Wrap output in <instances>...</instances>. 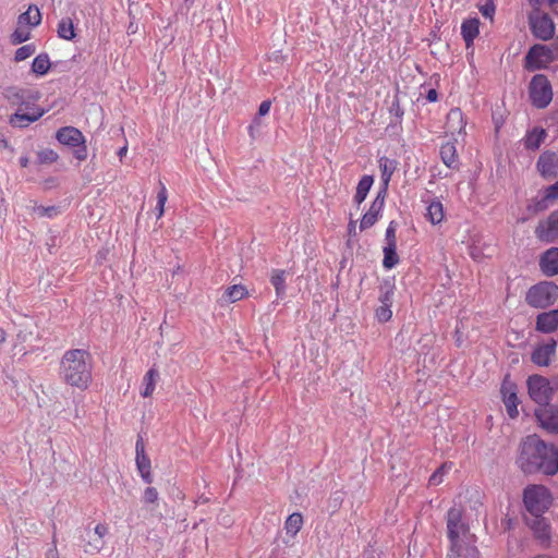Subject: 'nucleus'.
<instances>
[{
	"label": "nucleus",
	"instance_id": "obj_1",
	"mask_svg": "<svg viewBox=\"0 0 558 558\" xmlns=\"http://www.w3.org/2000/svg\"><path fill=\"white\" fill-rule=\"evenodd\" d=\"M517 462L526 474L542 473L553 476L558 473V448L546 444L536 435H530L520 445Z\"/></svg>",
	"mask_w": 558,
	"mask_h": 558
},
{
	"label": "nucleus",
	"instance_id": "obj_2",
	"mask_svg": "<svg viewBox=\"0 0 558 558\" xmlns=\"http://www.w3.org/2000/svg\"><path fill=\"white\" fill-rule=\"evenodd\" d=\"M62 381L78 390H87L93 383V357L84 349L65 351L60 361Z\"/></svg>",
	"mask_w": 558,
	"mask_h": 558
},
{
	"label": "nucleus",
	"instance_id": "obj_3",
	"mask_svg": "<svg viewBox=\"0 0 558 558\" xmlns=\"http://www.w3.org/2000/svg\"><path fill=\"white\" fill-rule=\"evenodd\" d=\"M523 504L530 515L544 514L551 507L553 496L544 485H529L523 490Z\"/></svg>",
	"mask_w": 558,
	"mask_h": 558
},
{
	"label": "nucleus",
	"instance_id": "obj_4",
	"mask_svg": "<svg viewBox=\"0 0 558 558\" xmlns=\"http://www.w3.org/2000/svg\"><path fill=\"white\" fill-rule=\"evenodd\" d=\"M558 59V38L550 45L536 44L530 48L524 58V68L529 71L545 69Z\"/></svg>",
	"mask_w": 558,
	"mask_h": 558
},
{
	"label": "nucleus",
	"instance_id": "obj_5",
	"mask_svg": "<svg viewBox=\"0 0 558 558\" xmlns=\"http://www.w3.org/2000/svg\"><path fill=\"white\" fill-rule=\"evenodd\" d=\"M558 299V286L554 282H539L532 286L525 296L526 303L535 308H546Z\"/></svg>",
	"mask_w": 558,
	"mask_h": 558
},
{
	"label": "nucleus",
	"instance_id": "obj_6",
	"mask_svg": "<svg viewBox=\"0 0 558 558\" xmlns=\"http://www.w3.org/2000/svg\"><path fill=\"white\" fill-rule=\"evenodd\" d=\"M529 96L532 105L538 109H544L551 102V84L544 74H536L532 77L529 85Z\"/></svg>",
	"mask_w": 558,
	"mask_h": 558
},
{
	"label": "nucleus",
	"instance_id": "obj_7",
	"mask_svg": "<svg viewBox=\"0 0 558 558\" xmlns=\"http://www.w3.org/2000/svg\"><path fill=\"white\" fill-rule=\"evenodd\" d=\"M532 35L543 41L551 39L555 35V23L548 13L532 10L527 16Z\"/></svg>",
	"mask_w": 558,
	"mask_h": 558
},
{
	"label": "nucleus",
	"instance_id": "obj_8",
	"mask_svg": "<svg viewBox=\"0 0 558 558\" xmlns=\"http://www.w3.org/2000/svg\"><path fill=\"white\" fill-rule=\"evenodd\" d=\"M525 523L532 531L534 539L544 548L551 545L553 531L548 519L543 514L525 518Z\"/></svg>",
	"mask_w": 558,
	"mask_h": 558
},
{
	"label": "nucleus",
	"instance_id": "obj_9",
	"mask_svg": "<svg viewBox=\"0 0 558 558\" xmlns=\"http://www.w3.org/2000/svg\"><path fill=\"white\" fill-rule=\"evenodd\" d=\"M527 390L531 399L539 407L549 403L553 396V388L549 380L541 375H532L527 379Z\"/></svg>",
	"mask_w": 558,
	"mask_h": 558
},
{
	"label": "nucleus",
	"instance_id": "obj_10",
	"mask_svg": "<svg viewBox=\"0 0 558 558\" xmlns=\"http://www.w3.org/2000/svg\"><path fill=\"white\" fill-rule=\"evenodd\" d=\"M536 239L542 243H554L558 239V209L539 220L534 230Z\"/></svg>",
	"mask_w": 558,
	"mask_h": 558
},
{
	"label": "nucleus",
	"instance_id": "obj_11",
	"mask_svg": "<svg viewBox=\"0 0 558 558\" xmlns=\"http://www.w3.org/2000/svg\"><path fill=\"white\" fill-rule=\"evenodd\" d=\"M466 120L460 108H452L447 113L445 122V133L457 140L459 136H465Z\"/></svg>",
	"mask_w": 558,
	"mask_h": 558
},
{
	"label": "nucleus",
	"instance_id": "obj_12",
	"mask_svg": "<svg viewBox=\"0 0 558 558\" xmlns=\"http://www.w3.org/2000/svg\"><path fill=\"white\" fill-rule=\"evenodd\" d=\"M536 170L544 180H554L558 177V154L551 150L543 151L537 161Z\"/></svg>",
	"mask_w": 558,
	"mask_h": 558
},
{
	"label": "nucleus",
	"instance_id": "obj_13",
	"mask_svg": "<svg viewBox=\"0 0 558 558\" xmlns=\"http://www.w3.org/2000/svg\"><path fill=\"white\" fill-rule=\"evenodd\" d=\"M535 416L544 429L558 433V408L545 404L535 410Z\"/></svg>",
	"mask_w": 558,
	"mask_h": 558
},
{
	"label": "nucleus",
	"instance_id": "obj_14",
	"mask_svg": "<svg viewBox=\"0 0 558 558\" xmlns=\"http://www.w3.org/2000/svg\"><path fill=\"white\" fill-rule=\"evenodd\" d=\"M500 392H501L502 401L505 403L508 415L511 418H515L519 414V411H518L519 399L517 396V386L512 381L505 378L501 384Z\"/></svg>",
	"mask_w": 558,
	"mask_h": 558
},
{
	"label": "nucleus",
	"instance_id": "obj_15",
	"mask_svg": "<svg viewBox=\"0 0 558 558\" xmlns=\"http://www.w3.org/2000/svg\"><path fill=\"white\" fill-rule=\"evenodd\" d=\"M135 452H136V468L143 478V481L147 484L153 482L151 475V464L150 459L145 452V444L142 437L136 440L135 444Z\"/></svg>",
	"mask_w": 558,
	"mask_h": 558
},
{
	"label": "nucleus",
	"instance_id": "obj_16",
	"mask_svg": "<svg viewBox=\"0 0 558 558\" xmlns=\"http://www.w3.org/2000/svg\"><path fill=\"white\" fill-rule=\"evenodd\" d=\"M557 341L550 339L548 342L537 345L531 354L532 362L537 366H548L556 353Z\"/></svg>",
	"mask_w": 558,
	"mask_h": 558
},
{
	"label": "nucleus",
	"instance_id": "obj_17",
	"mask_svg": "<svg viewBox=\"0 0 558 558\" xmlns=\"http://www.w3.org/2000/svg\"><path fill=\"white\" fill-rule=\"evenodd\" d=\"M462 512L459 508L452 507L447 512V531L448 537L451 542V550L453 551L457 546L460 531H461Z\"/></svg>",
	"mask_w": 558,
	"mask_h": 558
},
{
	"label": "nucleus",
	"instance_id": "obj_18",
	"mask_svg": "<svg viewBox=\"0 0 558 558\" xmlns=\"http://www.w3.org/2000/svg\"><path fill=\"white\" fill-rule=\"evenodd\" d=\"M385 203V195L378 193L369 209L363 215L360 222V230H366L373 227L379 219Z\"/></svg>",
	"mask_w": 558,
	"mask_h": 558
},
{
	"label": "nucleus",
	"instance_id": "obj_19",
	"mask_svg": "<svg viewBox=\"0 0 558 558\" xmlns=\"http://www.w3.org/2000/svg\"><path fill=\"white\" fill-rule=\"evenodd\" d=\"M535 329L542 333L558 330V308L539 313L535 319Z\"/></svg>",
	"mask_w": 558,
	"mask_h": 558
},
{
	"label": "nucleus",
	"instance_id": "obj_20",
	"mask_svg": "<svg viewBox=\"0 0 558 558\" xmlns=\"http://www.w3.org/2000/svg\"><path fill=\"white\" fill-rule=\"evenodd\" d=\"M56 138L65 146L75 148L86 142L83 133L74 126H63L57 131Z\"/></svg>",
	"mask_w": 558,
	"mask_h": 558
},
{
	"label": "nucleus",
	"instance_id": "obj_21",
	"mask_svg": "<svg viewBox=\"0 0 558 558\" xmlns=\"http://www.w3.org/2000/svg\"><path fill=\"white\" fill-rule=\"evenodd\" d=\"M539 268L547 277L558 275V247L553 246L541 255Z\"/></svg>",
	"mask_w": 558,
	"mask_h": 558
},
{
	"label": "nucleus",
	"instance_id": "obj_22",
	"mask_svg": "<svg viewBox=\"0 0 558 558\" xmlns=\"http://www.w3.org/2000/svg\"><path fill=\"white\" fill-rule=\"evenodd\" d=\"M558 199V181L554 184L547 186L544 190V195L541 199H534L533 204L529 205V210L534 214L544 211L548 208V206Z\"/></svg>",
	"mask_w": 558,
	"mask_h": 558
},
{
	"label": "nucleus",
	"instance_id": "obj_23",
	"mask_svg": "<svg viewBox=\"0 0 558 558\" xmlns=\"http://www.w3.org/2000/svg\"><path fill=\"white\" fill-rule=\"evenodd\" d=\"M480 20L477 17L466 19L461 24V35L466 48H470L480 34Z\"/></svg>",
	"mask_w": 558,
	"mask_h": 558
},
{
	"label": "nucleus",
	"instance_id": "obj_24",
	"mask_svg": "<svg viewBox=\"0 0 558 558\" xmlns=\"http://www.w3.org/2000/svg\"><path fill=\"white\" fill-rule=\"evenodd\" d=\"M546 137V130L543 128L535 126L526 132L523 138L524 147L529 150H537Z\"/></svg>",
	"mask_w": 558,
	"mask_h": 558
},
{
	"label": "nucleus",
	"instance_id": "obj_25",
	"mask_svg": "<svg viewBox=\"0 0 558 558\" xmlns=\"http://www.w3.org/2000/svg\"><path fill=\"white\" fill-rule=\"evenodd\" d=\"M380 178L384 185L381 195L386 194L387 186L391 180V177L396 170V161L388 157H380L379 160Z\"/></svg>",
	"mask_w": 558,
	"mask_h": 558
},
{
	"label": "nucleus",
	"instance_id": "obj_26",
	"mask_svg": "<svg viewBox=\"0 0 558 558\" xmlns=\"http://www.w3.org/2000/svg\"><path fill=\"white\" fill-rule=\"evenodd\" d=\"M40 22L41 14L36 5H29L28 9L17 17V24L28 28L36 27Z\"/></svg>",
	"mask_w": 558,
	"mask_h": 558
},
{
	"label": "nucleus",
	"instance_id": "obj_27",
	"mask_svg": "<svg viewBox=\"0 0 558 558\" xmlns=\"http://www.w3.org/2000/svg\"><path fill=\"white\" fill-rule=\"evenodd\" d=\"M440 158L448 168H456L458 165V154L454 143L447 142L440 147Z\"/></svg>",
	"mask_w": 558,
	"mask_h": 558
},
{
	"label": "nucleus",
	"instance_id": "obj_28",
	"mask_svg": "<svg viewBox=\"0 0 558 558\" xmlns=\"http://www.w3.org/2000/svg\"><path fill=\"white\" fill-rule=\"evenodd\" d=\"M304 524L303 515L300 512H293L284 522V531L287 536L294 538Z\"/></svg>",
	"mask_w": 558,
	"mask_h": 558
},
{
	"label": "nucleus",
	"instance_id": "obj_29",
	"mask_svg": "<svg viewBox=\"0 0 558 558\" xmlns=\"http://www.w3.org/2000/svg\"><path fill=\"white\" fill-rule=\"evenodd\" d=\"M158 376L159 373L155 367H151L147 371L143 378L144 388L141 391L143 398H148L154 393Z\"/></svg>",
	"mask_w": 558,
	"mask_h": 558
},
{
	"label": "nucleus",
	"instance_id": "obj_30",
	"mask_svg": "<svg viewBox=\"0 0 558 558\" xmlns=\"http://www.w3.org/2000/svg\"><path fill=\"white\" fill-rule=\"evenodd\" d=\"M374 179L372 175H363L356 186V192L354 195V202L360 205L364 202L373 185Z\"/></svg>",
	"mask_w": 558,
	"mask_h": 558
},
{
	"label": "nucleus",
	"instance_id": "obj_31",
	"mask_svg": "<svg viewBox=\"0 0 558 558\" xmlns=\"http://www.w3.org/2000/svg\"><path fill=\"white\" fill-rule=\"evenodd\" d=\"M426 217L433 225H438L444 220L445 213L440 201L434 199L430 202L427 206Z\"/></svg>",
	"mask_w": 558,
	"mask_h": 558
},
{
	"label": "nucleus",
	"instance_id": "obj_32",
	"mask_svg": "<svg viewBox=\"0 0 558 558\" xmlns=\"http://www.w3.org/2000/svg\"><path fill=\"white\" fill-rule=\"evenodd\" d=\"M43 113H44L43 111L34 112L32 114L16 112L11 117L10 123H11V125L16 126V128H25L28 124H31L32 122H35L36 120H38L43 116Z\"/></svg>",
	"mask_w": 558,
	"mask_h": 558
},
{
	"label": "nucleus",
	"instance_id": "obj_33",
	"mask_svg": "<svg viewBox=\"0 0 558 558\" xmlns=\"http://www.w3.org/2000/svg\"><path fill=\"white\" fill-rule=\"evenodd\" d=\"M287 271L283 269H274L270 276V282L276 290L277 296L281 298L286 293Z\"/></svg>",
	"mask_w": 558,
	"mask_h": 558
},
{
	"label": "nucleus",
	"instance_id": "obj_34",
	"mask_svg": "<svg viewBox=\"0 0 558 558\" xmlns=\"http://www.w3.org/2000/svg\"><path fill=\"white\" fill-rule=\"evenodd\" d=\"M383 252H384L383 267L385 269H392L393 267H396L399 264L400 258L397 254V245L385 244V246L383 247Z\"/></svg>",
	"mask_w": 558,
	"mask_h": 558
},
{
	"label": "nucleus",
	"instance_id": "obj_35",
	"mask_svg": "<svg viewBox=\"0 0 558 558\" xmlns=\"http://www.w3.org/2000/svg\"><path fill=\"white\" fill-rule=\"evenodd\" d=\"M248 295V291L243 284H233L226 289L223 296L230 303H234L245 299Z\"/></svg>",
	"mask_w": 558,
	"mask_h": 558
},
{
	"label": "nucleus",
	"instance_id": "obj_36",
	"mask_svg": "<svg viewBox=\"0 0 558 558\" xmlns=\"http://www.w3.org/2000/svg\"><path fill=\"white\" fill-rule=\"evenodd\" d=\"M51 62L47 53H40L33 60L32 71L37 75H45L50 70Z\"/></svg>",
	"mask_w": 558,
	"mask_h": 558
},
{
	"label": "nucleus",
	"instance_id": "obj_37",
	"mask_svg": "<svg viewBox=\"0 0 558 558\" xmlns=\"http://www.w3.org/2000/svg\"><path fill=\"white\" fill-rule=\"evenodd\" d=\"M57 32L58 36L65 40H72L76 36L73 21L70 17H64L58 23Z\"/></svg>",
	"mask_w": 558,
	"mask_h": 558
},
{
	"label": "nucleus",
	"instance_id": "obj_38",
	"mask_svg": "<svg viewBox=\"0 0 558 558\" xmlns=\"http://www.w3.org/2000/svg\"><path fill=\"white\" fill-rule=\"evenodd\" d=\"M31 38V28L17 24L15 31L10 35V43L14 46L27 41Z\"/></svg>",
	"mask_w": 558,
	"mask_h": 558
},
{
	"label": "nucleus",
	"instance_id": "obj_39",
	"mask_svg": "<svg viewBox=\"0 0 558 558\" xmlns=\"http://www.w3.org/2000/svg\"><path fill=\"white\" fill-rule=\"evenodd\" d=\"M395 295V284L385 282L380 286L379 302L381 305L392 306Z\"/></svg>",
	"mask_w": 558,
	"mask_h": 558
},
{
	"label": "nucleus",
	"instance_id": "obj_40",
	"mask_svg": "<svg viewBox=\"0 0 558 558\" xmlns=\"http://www.w3.org/2000/svg\"><path fill=\"white\" fill-rule=\"evenodd\" d=\"M167 199H168V191L165 186V184L162 182H160V190L157 194V204H156V213H157V218H161L165 214V205L167 203Z\"/></svg>",
	"mask_w": 558,
	"mask_h": 558
},
{
	"label": "nucleus",
	"instance_id": "obj_41",
	"mask_svg": "<svg viewBox=\"0 0 558 558\" xmlns=\"http://www.w3.org/2000/svg\"><path fill=\"white\" fill-rule=\"evenodd\" d=\"M451 463L441 464L430 476L428 480V484L432 486H437L442 483L445 474L450 470Z\"/></svg>",
	"mask_w": 558,
	"mask_h": 558
},
{
	"label": "nucleus",
	"instance_id": "obj_42",
	"mask_svg": "<svg viewBox=\"0 0 558 558\" xmlns=\"http://www.w3.org/2000/svg\"><path fill=\"white\" fill-rule=\"evenodd\" d=\"M36 51V47L33 44L24 45L15 51L14 61L21 62L32 57Z\"/></svg>",
	"mask_w": 558,
	"mask_h": 558
},
{
	"label": "nucleus",
	"instance_id": "obj_43",
	"mask_svg": "<svg viewBox=\"0 0 558 558\" xmlns=\"http://www.w3.org/2000/svg\"><path fill=\"white\" fill-rule=\"evenodd\" d=\"M104 541L94 537L84 545V551L88 555H96L104 548Z\"/></svg>",
	"mask_w": 558,
	"mask_h": 558
},
{
	"label": "nucleus",
	"instance_id": "obj_44",
	"mask_svg": "<svg viewBox=\"0 0 558 558\" xmlns=\"http://www.w3.org/2000/svg\"><path fill=\"white\" fill-rule=\"evenodd\" d=\"M375 316L379 323L389 322L392 317L391 306L380 304L375 311Z\"/></svg>",
	"mask_w": 558,
	"mask_h": 558
},
{
	"label": "nucleus",
	"instance_id": "obj_45",
	"mask_svg": "<svg viewBox=\"0 0 558 558\" xmlns=\"http://www.w3.org/2000/svg\"><path fill=\"white\" fill-rule=\"evenodd\" d=\"M397 222L390 221L385 233V242L387 245H397Z\"/></svg>",
	"mask_w": 558,
	"mask_h": 558
},
{
	"label": "nucleus",
	"instance_id": "obj_46",
	"mask_svg": "<svg viewBox=\"0 0 558 558\" xmlns=\"http://www.w3.org/2000/svg\"><path fill=\"white\" fill-rule=\"evenodd\" d=\"M38 158L41 163H53L58 160V154L52 149H45L38 153Z\"/></svg>",
	"mask_w": 558,
	"mask_h": 558
},
{
	"label": "nucleus",
	"instance_id": "obj_47",
	"mask_svg": "<svg viewBox=\"0 0 558 558\" xmlns=\"http://www.w3.org/2000/svg\"><path fill=\"white\" fill-rule=\"evenodd\" d=\"M143 499L146 504H155L158 500V492L155 487H147L144 492Z\"/></svg>",
	"mask_w": 558,
	"mask_h": 558
},
{
	"label": "nucleus",
	"instance_id": "obj_48",
	"mask_svg": "<svg viewBox=\"0 0 558 558\" xmlns=\"http://www.w3.org/2000/svg\"><path fill=\"white\" fill-rule=\"evenodd\" d=\"M77 148L74 150V157L80 160V161H83L87 158V146H86V142L84 144H80L78 146H76Z\"/></svg>",
	"mask_w": 558,
	"mask_h": 558
},
{
	"label": "nucleus",
	"instance_id": "obj_49",
	"mask_svg": "<svg viewBox=\"0 0 558 558\" xmlns=\"http://www.w3.org/2000/svg\"><path fill=\"white\" fill-rule=\"evenodd\" d=\"M94 534L97 539L104 541V537L108 534V526L102 523L97 524L95 526Z\"/></svg>",
	"mask_w": 558,
	"mask_h": 558
},
{
	"label": "nucleus",
	"instance_id": "obj_50",
	"mask_svg": "<svg viewBox=\"0 0 558 558\" xmlns=\"http://www.w3.org/2000/svg\"><path fill=\"white\" fill-rule=\"evenodd\" d=\"M480 12L483 16L493 19V15L495 13V5L494 4H485L480 8Z\"/></svg>",
	"mask_w": 558,
	"mask_h": 558
},
{
	"label": "nucleus",
	"instance_id": "obj_51",
	"mask_svg": "<svg viewBox=\"0 0 558 558\" xmlns=\"http://www.w3.org/2000/svg\"><path fill=\"white\" fill-rule=\"evenodd\" d=\"M270 107H271L270 100L262 101V104L259 105V108H258V116L263 117V116L268 114L269 110H270Z\"/></svg>",
	"mask_w": 558,
	"mask_h": 558
},
{
	"label": "nucleus",
	"instance_id": "obj_52",
	"mask_svg": "<svg viewBox=\"0 0 558 558\" xmlns=\"http://www.w3.org/2000/svg\"><path fill=\"white\" fill-rule=\"evenodd\" d=\"M426 98H427V100H428V101H430V102H435V101H437V99H438V94H437L436 89H434V88L429 89V90L427 92Z\"/></svg>",
	"mask_w": 558,
	"mask_h": 558
},
{
	"label": "nucleus",
	"instance_id": "obj_53",
	"mask_svg": "<svg viewBox=\"0 0 558 558\" xmlns=\"http://www.w3.org/2000/svg\"><path fill=\"white\" fill-rule=\"evenodd\" d=\"M551 11L558 15V0H548Z\"/></svg>",
	"mask_w": 558,
	"mask_h": 558
},
{
	"label": "nucleus",
	"instance_id": "obj_54",
	"mask_svg": "<svg viewBox=\"0 0 558 558\" xmlns=\"http://www.w3.org/2000/svg\"><path fill=\"white\" fill-rule=\"evenodd\" d=\"M40 211H41V215H47L49 217L52 216V214L56 213V208L54 207H48V208H40Z\"/></svg>",
	"mask_w": 558,
	"mask_h": 558
},
{
	"label": "nucleus",
	"instance_id": "obj_55",
	"mask_svg": "<svg viewBox=\"0 0 558 558\" xmlns=\"http://www.w3.org/2000/svg\"><path fill=\"white\" fill-rule=\"evenodd\" d=\"M355 228H356V222L351 220L348 225V231H349V234L350 235H354L355 234Z\"/></svg>",
	"mask_w": 558,
	"mask_h": 558
},
{
	"label": "nucleus",
	"instance_id": "obj_56",
	"mask_svg": "<svg viewBox=\"0 0 558 558\" xmlns=\"http://www.w3.org/2000/svg\"><path fill=\"white\" fill-rule=\"evenodd\" d=\"M29 163V159L27 156H23L20 158V165L22 168H26Z\"/></svg>",
	"mask_w": 558,
	"mask_h": 558
},
{
	"label": "nucleus",
	"instance_id": "obj_57",
	"mask_svg": "<svg viewBox=\"0 0 558 558\" xmlns=\"http://www.w3.org/2000/svg\"><path fill=\"white\" fill-rule=\"evenodd\" d=\"M7 341V332L4 329L0 328V344Z\"/></svg>",
	"mask_w": 558,
	"mask_h": 558
},
{
	"label": "nucleus",
	"instance_id": "obj_58",
	"mask_svg": "<svg viewBox=\"0 0 558 558\" xmlns=\"http://www.w3.org/2000/svg\"><path fill=\"white\" fill-rule=\"evenodd\" d=\"M364 558H380V556L374 551H367V553H365Z\"/></svg>",
	"mask_w": 558,
	"mask_h": 558
},
{
	"label": "nucleus",
	"instance_id": "obj_59",
	"mask_svg": "<svg viewBox=\"0 0 558 558\" xmlns=\"http://www.w3.org/2000/svg\"><path fill=\"white\" fill-rule=\"evenodd\" d=\"M128 151V147L126 146H123L122 148H120L119 150V155L122 157L123 155H125Z\"/></svg>",
	"mask_w": 558,
	"mask_h": 558
},
{
	"label": "nucleus",
	"instance_id": "obj_60",
	"mask_svg": "<svg viewBox=\"0 0 558 558\" xmlns=\"http://www.w3.org/2000/svg\"><path fill=\"white\" fill-rule=\"evenodd\" d=\"M533 558H554V557L549 556V555H545V554H539V555L534 556Z\"/></svg>",
	"mask_w": 558,
	"mask_h": 558
},
{
	"label": "nucleus",
	"instance_id": "obj_61",
	"mask_svg": "<svg viewBox=\"0 0 558 558\" xmlns=\"http://www.w3.org/2000/svg\"><path fill=\"white\" fill-rule=\"evenodd\" d=\"M2 146H4V147L8 146V142L5 140L2 141Z\"/></svg>",
	"mask_w": 558,
	"mask_h": 558
},
{
	"label": "nucleus",
	"instance_id": "obj_62",
	"mask_svg": "<svg viewBox=\"0 0 558 558\" xmlns=\"http://www.w3.org/2000/svg\"><path fill=\"white\" fill-rule=\"evenodd\" d=\"M254 123H256L257 125L259 124L257 119H254Z\"/></svg>",
	"mask_w": 558,
	"mask_h": 558
},
{
	"label": "nucleus",
	"instance_id": "obj_63",
	"mask_svg": "<svg viewBox=\"0 0 558 558\" xmlns=\"http://www.w3.org/2000/svg\"><path fill=\"white\" fill-rule=\"evenodd\" d=\"M291 537L288 538V541H286V544H289V542H291Z\"/></svg>",
	"mask_w": 558,
	"mask_h": 558
},
{
	"label": "nucleus",
	"instance_id": "obj_64",
	"mask_svg": "<svg viewBox=\"0 0 558 558\" xmlns=\"http://www.w3.org/2000/svg\"><path fill=\"white\" fill-rule=\"evenodd\" d=\"M291 537L288 538V541H286V544H289V542H291Z\"/></svg>",
	"mask_w": 558,
	"mask_h": 558
}]
</instances>
